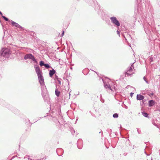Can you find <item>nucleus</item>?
I'll return each mask as SVG.
<instances>
[{
	"instance_id": "1",
	"label": "nucleus",
	"mask_w": 160,
	"mask_h": 160,
	"mask_svg": "<svg viewBox=\"0 0 160 160\" xmlns=\"http://www.w3.org/2000/svg\"><path fill=\"white\" fill-rule=\"evenodd\" d=\"M11 53V52L9 49L5 48L3 50L1 55L5 58H8Z\"/></svg>"
},
{
	"instance_id": "2",
	"label": "nucleus",
	"mask_w": 160,
	"mask_h": 160,
	"mask_svg": "<svg viewBox=\"0 0 160 160\" xmlns=\"http://www.w3.org/2000/svg\"><path fill=\"white\" fill-rule=\"evenodd\" d=\"M36 72L38 77V79H39L40 82H42V83L43 82V77L42 75L41 72L40 71V69L38 68H37L36 69Z\"/></svg>"
},
{
	"instance_id": "3",
	"label": "nucleus",
	"mask_w": 160,
	"mask_h": 160,
	"mask_svg": "<svg viewBox=\"0 0 160 160\" xmlns=\"http://www.w3.org/2000/svg\"><path fill=\"white\" fill-rule=\"evenodd\" d=\"M110 19L112 22L115 24L118 27L120 26V23L116 17H111Z\"/></svg>"
},
{
	"instance_id": "4",
	"label": "nucleus",
	"mask_w": 160,
	"mask_h": 160,
	"mask_svg": "<svg viewBox=\"0 0 160 160\" xmlns=\"http://www.w3.org/2000/svg\"><path fill=\"white\" fill-rule=\"evenodd\" d=\"M28 58L31 59L33 61H36L34 57L32 54H27L25 56L24 59H27Z\"/></svg>"
},
{
	"instance_id": "5",
	"label": "nucleus",
	"mask_w": 160,
	"mask_h": 160,
	"mask_svg": "<svg viewBox=\"0 0 160 160\" xmlns=\"http://www.w3.org/2000/svg\"><path fill=\"white\" fill-rule=\"evenodd\" d=\"M133 66H131L130 67V68H129V69L128 70L127 72H126V74L128 75H132L133 73H132V72L133 71Z\"/></svg>"
},
{
	"instance_id": "6",
	"label": "nucleus",
	"mask_w": 160,
	"mask_h": 160,
	"mask_svg": "<svg viewBox=\"0 0 160 160\" xmlns=\"http://www.w3.org/2000/svg\"><path fill=\"white\" fill-rule=\"evenodd\" d=\"M12 26L15 27H17L19 28H21V26L19 25L18 23L13 22L12 21Z\"/></svg>"
},
{
	"instance_id": "7",
	"label": "nucleus",
	"mask_w": 160,
	"mask_h": 160,
	"mask_svg": "<svg viewBox=\"0 0 160 160\" xmlns=\"http://www.w3.org/2000/svg\"><path fill=\"white\" fill-rule=\"evenodd\" d=\"M137 98L138 100H142L144 98V97L142 95L138 94L137 95Z\"/></svg>"
},
{
	"instance_id": "8",
	"label": "nucleus",
	"mask_w": 160,
	"mask_h": 160,
	"mask_svg": "<svg viewBox=\"0 0 160 160\" xmlns=\"http://www.w3.org/2000/svg\"><path fill=\"white\" fill-rule=\"evenodd\" d=\"M148 103L149 106L151 107L155 104V102L153 100H151L149 101Z\"/></svg>"
},
{
	"instance_id": "9",
	"label": "nucleus",
	"mask_w": 160,
	"mask_h": 160,
	"mask_svg": "<svg viewBox=\"0 0 160 160\" xmlns=\"http://www.w3.org/2000/svg\"><path fill=\"white\" fill-rule=\"evenodd\" d=\"M55 73V71L54 69H52V70H50L49 73L50 76L52 77Z\"/></svg>"
},
{
	"instance_id": "10",
	"label": "nucleus",
	"mask_w": 160,
	"mask_h": 160,
	"mask_svg": "<svg viewBox=\"0 0 160 160\" xmlns=\"http://www.w3.org/2000/svg\"><path fill=\"white\" fill-rule=\"evenodd\" d=\"M104 87H105V88H108L109 89L112 90L110 85L108 84H104Z\"/></svg>"
},
{
	"instance_id": "11",
	"label": "nucleus",
	"mask_w": 160,
	"mask_h": 160,
	"mask_svg": "<svg viewBox=\"0 0 160 160\" xmlns=\"http://www.w3.org/2000/svg\"><path fill=\"white\" fill-rule=\"evenodd\" d=\"M55 93H56V95L57 96H58V97L59 96V94H60V92L59 91H58V90L57 89H56V91H55Z\"/></svg>"
},
{
	"instance_id": "12",
	"label": "nucleus",
	"mask_w": 160,
	"mask_h": 160,
	"mask_svg": "<svg viewBox=\"0 0 160 160\" xmlns=\"http://www.w3.org/2000/svg\"><path fill=\"white\" fill-rule=\"evenodd\" d=\"M45 64L44 63V62L42 61H41L40 62V65L41 66H44Z\"/></svg>"
},
{
	"instance_id": "13",
	"label": "nucleus",
	"mask_w": 160,
	"mask_h": 160,
	"mask_svg": "<svg viewBox=\"0 0 160 160\" xmlns=\"http://www.w3.org/2000/svg\"><path fill=\"white\" fill-rule=\"evenodd\" d=\"M118 114L117 113H115L113 115V117L114 118H118Z\"/></svg>"
},
{
	"instance_id": "14",
	"label": "nucleus",
	"mask_w": 160,
	"mask_h": 160,
	"mask_svg": "<svg viewBox=\"0 0 160 160\" xmlns=\"http://www.w3.org/2000/svg\"><path fill=\"white\" fill-rule=\"evenodd\" d=\"M142 114L145 117H147L148 115V114L146 112H142Z\"/></svg>"
},
{
	"instance_id": "15",
	"label": "nucleus",
	"mask_w": 160,
	"mask_h": 160,
	"mask_svg": "<svg viewBox=\"0 0 160 160\" xmlns=\"http://www.w3.org/2000/svg\"><path fill=\"white\" fill-rule=\"evenodd\" d=\"M44 66L47 68H48L50 67L49 65L48 64H45Z\"/></svg>"
},
{
	"instance_id": "16",
	"label": "nucleus",
	"mask_w": 160,
	"mask_h": 160,
	"mask_svg": "<svg viewBox=\"0 0 160 160\" xmlns=\"http://www.w3.org/2000/svg\"><path fill=\"white\" fill-rule=\"evenodd\" d=\"M2 18L6 21H8V18L5 16H2Z\"/></svg>"
},
{
	"instance_id": "17",
	"label": "nucleus",
	"mask_w": 160,
	"mask_h": 160,
	"mask_svg": "<svg viewBox=\"0 0 160 160\" xmlns=\"http://www.w3.org/2000/svg\"><path fill=\"white\" fill-rule=\"evenodd\" d=\"M133 93L131 92L130 93V95H131V97H132V96H133Z\"/></svg>"
},
{
	"instance_id": "18",
	"label": "nucleus",
	"mask_w": 160,
	"mask_h": 160,
	"mask_svg": "<svg viewBox=\"0 0 160 160\" xmlns=\"http://www.w3.org/2000/svg\"><path fill=\"white\" fill-rule=\"evenodd\" d=\"M64 31H63V32H62V36H63V35H64Z\"/></svg>"
},
{
	"instance_id": "19",
	"label": "nucleus",
	"mask_w": 160,
	"mask_h": 160,
	"mask_svg": "<svg viewBox=\"0 0 160 160\" xmlns=\"http://www.w3.org/2000/svg\"><path fill=\"white\" fill-rule=\"evenodd\" d=\"M0 14L1 15H2V13L0 11Z\"/></svg>"
},
{
	"instance_id": "20",
	"label": "nucleus",
	"mask_w": 160,
	"mask_h": 160,
	"mask_svg": "<svg viewBox=\"0 0 160 160\" xmlns=\"http://www.w3.org/2000/svg\"><path fill=\"white\" fill-rule=\"evenodd\" d=\"M151 95H153V93H152V94H151Z\"/></svg>"
}]
</instances>
